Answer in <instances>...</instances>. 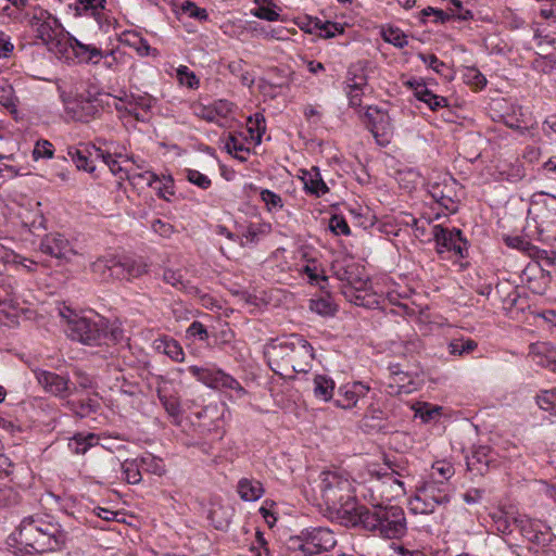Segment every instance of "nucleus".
<instances>
[{"instance_id":"f257e3e1","label":"nucleus","mask_w":556,"mask_h":556,"mask_svg":"<svg viewBox=\"0 0 556 556\" xmlns=\"http://www.w3.org/2000/svg\"><path fill=\"white\" fill-rule=\"evenodd\" d=\"M271 370L282 377L308 372L314 359L313 346L300 334L276 339L265 352Z\"/></svg>"},{"instance_id":"f03ea898","label":"nucleus","mask_w":556,"mask_h":556,"mask_svg":"<svg viewBox=\"0 0 556 556\" xmlns=\"http://www.w3.org/2000/svg\"><path fill=\"white\" fill-rule=\"evenodd\" d=\"M320 492L328 509L346 527H351L358 515L355 489L349 477L339 471H323Z\"/></svg>"},{"instance_id":"7ed1b4c3","label":"nucleus","mask_w":556,"mask_h":556,"mask_svg":"<svg viewBox=\"0 0 556 556\" xmlns=\"http://www.w3.org/2000/svg\"><path fill=\"white\" fill-rule=\"evenodd\" d=\"M362 526L365 530L378 532L383 539H402L407 532L404 509L397 505L362 506L351 527Z\"/></svg>"},{"instance_id":"20e7f679","label":"nucleus","mask_w":556,"mask_h":556,"mask_svg":"<svg viewBox=\"0 0 556 556\" xmlns=\"http://www.w3.org/2000/svg\"><path fill=\"white\" fill-rule=\"evenodd\" d=\"M17 532L20 543L31 547L37 553L58 551L66 540V534L59 523L40 515L25 517L21 521Z\"/></svg>"},{"instance_id":"39448f33","label":"nucleus","mask_w":556,"mask_h":556,"mask_svg":"<svg viewBox=\"0 0 556 556\" xmlns=\"http://www.w3.org/2000/svg\"><path fill=\"white\" fill-rule=\"evenodd\" d=\"M61 315L68 318V336L83 344L100 345L108 340L116 343L123 339V330L111 327L109 320L103 317L88 318L74 315L70 318L63 311Z\"/></svg>"},{"instance_id":"423d86ee","label":"nucleus","mask_w":556,"mask_h":556,"mask_svg":"<svg viewBox=\"0 0 556 556\" xmlns=\"http://www.w3.org/2000/svg\"><path fill=\"white\" fill-rule=\"evenodd\" d=\"M531 204L542 206L536 214L540 239L556 240V197L536 192L531 198Z\"/></svg>"},{"instance_id":"0eeeda50","label":"nucleus","mask_w":556,"mask_h":556,"mask_svg":"<svg viewBox=\"0 0 556 556\" xmlns=\"http://www.w3.org/2000/svg\"><path fill=\"white\" fill-rule=\"evenodd\" d=\"M300 542L298 548L305 556H314L332 549L337 545V539L332 530L325 527L304 529L296 536Z\"/></svg>"},{"instance_id":"6e6552de","label":"nucleus","mask_w":556,"mask_h":556,"mask_svg":"<svg viewBox=\"0 0 556 556\" xmlns=\"http://www.w3.org/2000/svg\"><path fill=\"white\" fill-rule=\"evenodd\" d=\"M433 239L437 243L438 253L445 251L454 252L458 257H466L468 252V241L463 237L460 229H448L441 225L433 226Z\"/></svg>"},{"instance_id":"1a4fd4ad","label":"nucleus","mask_w":556,"mask_h":556,"mask_svg":"<svg viewBox=\"0 0 556 556\" xmlns=\"http://www.w3.org/2000/svg\"><path fill=\"white\" fill-rule=\"evenodd\" d=\"M189 372L210 388L235 390L239 394L245 392L233 377L220 369L191 366Z\"/></svg>"},{"instance_id":"9d476101","label":"nucleus","mask_w":556,"mask_h":556,"mask_svg":"<svg viewBox=\"0 0 556 556\" xmlns=\"http://www.w3.org/2000/svg\"><path fill=\"white\" fill-rule=\"evenodd\" d=\"M101 96L102 93L100 92L93 94L90 91L87 94H77L73 101L67 103V109L72 112L73 118L83 123H88L96 118L101 111Z\"/></svg>"},{"instance_id":"9b49d317","label":"nucleus","mask_w":556,"mask_h":556,"mask_svg":"<svg viewBox=\"0 0 556 556\" xmlns=\"http://www.w3.org/2000/svg\"><path fill=\"white\" fill-rule=\"evenodd\" d=\"M367 87V75L361 64H352L348 68L345 80V92L349 98V103L353 108H358L362 104L364 89Z\"/></svg>"},{"instance_id":"f8f14e48","label":"nucleus","mask_w":556,"mask_h":556,"mask_svg":"<svg viewBox=\"0 0 556 556\" xmlns=\"http://www.w3.org/2000/svg\"><path fill=\"white\" fill-rule=\"evenodd\" d=\"M31 25L36 27L37 38L42 41L49 49L53 46L58 47L61 41L56 38L55 26L59 20L52 16L48 11H42L40 16L35 15L31 18Z\"/></svg>"},{"instance_id":"ddd939ff","label":"nucleus","mask_w":556,"mask_h":556,"mask_svg":"<svg viewBox=\"0 0 556 556\" xmlns=\"http://www.w3.org/2000/svg\"><path fill=\"white\" fill-rule=\"evenodd\" d=\"M146 273V265L128 256L111 255L109 275L116 279H130Z\"/></svg>"},{"instance_id":"4468645a","label":"nucleus","mask_w":556,"mask_h":556,"mask_svg":"<svg viewBox=\"0 0 556 556\" xmlns=\"http://www.w3.org/2000/svg\"><path fill=\"white\" fill-rule=\"evenodd\" d=\"M365 117L367 118V128L376 138L377 142L383 144V141H388V139H380L391 131V123L388 113L377 106H368L365 112Z\"/></svg>"},{"instance_id":"2eb2a0df","label":"nucleus","mask_w":556,"mask_h":556,"mask_svg":"<svg viewBox=\"0 0 556 556\" xmlns=\"http://www.w3.org/2000/svg\"><path fill=\"white\" fill-rule=\"evenodd\" d=\"M38 383L49 393L66 397L71 394V381L67 376H61L51 371H39L36 374Z\"/></svg>"},{"instance_id":"dca6fc26","label":"nucleus","mask_w":556,"mask_h":556,"mask_svg":"<svg viewBox=\"0 0 556 556\" xmlns=\"http://www.w3.org/2000/svg\"><path fill=\"white\" fill-rule=\"evenodd\" d=\"M40 251L58 260H67L73 254L70 241L61 233H49L40 242Z\"/></svg>"},{"instance_id":"f3484780","label":"nucleus","mask_w":556,"mask_h":556,"mask_svg":"<svg viewBox=\"0 0 556 556\" xmlns=\"http://www.w3.org/2000/svg\"><path fill=\"white\" fill-rule=\"evenodd\" d=\"M369 387L363 382H353L342 386L338 390V397L334 400V405L344 409L354 407L361 397L366 396L369 392Z\"/></svg>"},{"instance_id":"a211bd4d","label":"nucleus","mask_w":556,"mask_h":556,"mask_svg":"<svg viewBox=\"0 0 556 556\" xmlns=\"http://www.w3.org/2000/svg\"><path fill=\"white\" fill-rule=\"evenodd\" d=\"M419 492L425 495L426 501L433 502L435 506L446 505L451 501L450 489L444 481H427L419 488Z\"/></svg>"},{"instance_id":"6ab92c4d","label":"nucleus","mask_w":556,"mask_h":556,"mask_svg":"<svg viewBox=\"0 0 556 556\" xmlns=\"http://www.w3.org/2000/svg\"><path fill=\"white\" fill-rule=\"evenodd\" d=\"M138 178L142 179L147 182L149 187H154L159 191V197L163 198L166 201H169V197L174 195V179L172 176H162L159 177L155 173L151 170H146L143 173H138Z\"/></svg>"},{"instance_id":"aec40b11","label":"nucleus","mask_w":556,"mask_h":556,"mask_svg":"<svg viewBox=\"0 0 556 556\" xmlns=\"http://www.w3.org/2000/svg\"><path fill=\"white\" fill-rule=\"evenodd\" d=\"M67 155L72 159L78 170H85L87 173L94 172L96 165L91 159L92 156L94 157L92 148L87 146L80 148L70 147L67 149Z\"/></svg>"},{"instance_id":"412c9836","label":"nucleus","mask_w":556,"mask_h":556,"mask_svg":"<svg viewBox=\"0 0 556 556\" xmlns=\"http://www.w3.org/2000/svg\"><path fill=\"white\" fill-rule=\"evenodd\" d=\"M157 397L162 403L164 409L172 418V421L179 426L181 422L182 409L180 405L179 399L175 394H168L165 391V388L157 387L156 389Z\"/></svg>"},{"instance_id":"4be33fe9","label":"nucleus","mask_w":556,"mask_h":556,"mask_svg":"<svg viewBox=\"0 0 556 556\" xmlns=\"http://www.w3.org/2000/svg\"><path fill=\"white\" fill-rule=\"evenodd\" d=\"M237 492L242 501L254 502L263 496L265 490L258 480L242 478L238 482Z\"/></svg>"},{"instance_id":"5701e85b","label":"nucleus","mask_w":556,"mask_h":556,"mask_svg":"<svg viewBox=\"0 0 556 556\" xmlns=\"http://www.w3.org/2000/svg\"><path fill=\"white\" fill-rule=\"evenodd\" d=\"M302 180L305 190L311 194L321 197L329 191V188L323 180L317 167H313L311 170L304 172Z\"/></svg>"},{"instance_id":"b1692460","label":"nucleus","mask_w":556,"mask_h":556,"mask_svg":"<svg viewBox=\"0 0 556 556\" xmlns=\"http://www.w3.org/2000/svg\"><path fill=\"white\" fill-rule=\"evenodd\" d=\"M489 448L486 446H479L472 452L471 456L466 457L467 469L477 475H484L489 470Z\"/></svg>"},{"instance_id":"393cba45","label":"nucleus","mask_w":556,"mask_h":556,"mask_svg":"<svg viewBox=\"0 0 556 556\" xmlns=\"http://www.w3.org/2000/svg\"><path fill=\"white\" fill-rule=\"evenodd\" d=\"M308 25L307 33L312 34L319 30V36L325 39L333 38L337 34H343L344 31L343 25L330 21L323 22L318 17L309 18Z\"/></svg>"},{"instance_id":"a878e982","label":"nucleus","mask_w":556,"mask_h":556,"mask_svg":"<svg viewBox=\"0 0 556 556\" xmlns=\"http://www.w3.org/2000/svg\"><path fill=\"white\" fill-rule=\"evenodd\" d=\"M415 96L419 101L425 102L432 111L447 106V99L434 94L427 88L425 83H418L415 88Z\"/></svg>"},{"instance_id":"bb28decb","label":"nucleus","mask_w":556,"mask_h":556,"mask_svg":"<svg viewBox=\"0 0 556 556\" xmlns=\"http://www.w3.org/2000/svg\"><path fill=\"white\" fill-rule=\"evenodd\" d=\"M154 346L159 352L166 354L175 362H182L185 358L182 348L176 340L172 338L164 337L162 339L155 340Z\"/></svg>"},{"instance_id":"cd10ccee","label":"nucleus","mask_w":556,"mask_h":556,"mask_svg":"<svg viewBox=\"0 0 556 556\" xmlns=\"http://www.w3.org/2000/svg\"><path fill=\"white\" fill-rule=\"evenodd\" d=\"M334 387V381L325 375H316L314 378V395L325 402L332 399Z\"/></svg>"},{"instance_id":"c85d7f7f","label":"nucleus","mask_w":556,"mask_h":556,"mask_svg":"<svg viewBox=\"0 0 556 556\" xmlns=\"http://www.w3.org/2000/svg\"><path fill=\"white\" fill-rule=\"evenodd\" d=\"M98 443V437L94 433H76L70 439L68 448L75 454H85L89 447Z\"/></svg>"},{"instance_id":"c756f323","label":"nucleus","mask_w":556,"mask_h":556,"mask_svg":"<svg viewBox=\"0 0 556 556\" xmlns=\"http://www.w3.org/2000/svg\"><path fill=\"white\" fill-rule=\"evenodd\" d=\"M224 147L229 154H233L236 159L242 162L247 160V155L250 153V149L233 134H229Z\"/></svg>"},{"instance_id":"7c9ffc66","label":"nucleus","mask_w":556,"mask_h":556,"mask_svg":"<svg viewBox=\"0 0 556 556\" xmlns=\"http://www.w3.org/2000/svg\"><path fill=\"white\" fill-rule=\"evenodd\" d=\"M137 459L140 464L141 470L159 477L165 473V467L161 458L155 457L152 454H147Z\"/></svg>"},{"instance_id":"2f4dec72","label":"nucleus","mask_w":556,"mask_h":556,"mask_svg":"<svg viewBox=\"0 0 556 556\" xmlns=\"http://www.w3.org/2000/svg\"><path fill=\"white\" fill-rule=\"evenodd\" d=\"M535 402L541 409L556 415V388L541 390L535 396Z\"/></svg>"},{"instance_id":"473e14b6","label":"nucleus","mask_w":556,"mask_h":556,"mask_svg":"<svg viewBox=\"0 0 556 556\" xmlns=\"http://www.w3.org/2000/svg\"><path fill=\"white\" fill-rule=\"evenodd\" d=\"M121 466L125 480L128 483L138 484L141 481V467L138 459H126Z\"/></svg>"},{"instance_id":"72a5a7b5","label":"nucleus","mask_w":556,"mask_h":556,"mask_svg":"<svg viewBox=\"0 0 556 556\" xmlns=\"http://www.w3.org/2000/svg\"><path fill=\"white\" fill-rule=\"evenodd\" d=\"M522 533L530 542L539 546H547L552 542V534L548 530L542 531L533 528L532 525L529 527H522Z\"/></svg>"},{"instance_id":"f704fd0d","label":"nucleus","mask_w":556,"mask_h":556,"mask_svg":"<svg viewBox=\"0 0 556 556\" xmlns=\"http://www.w3.org/2000/svg\"><path fill=\"white\" fill-rule=\"evenodd\" d=\"M353 269V266H348L345 268H339L337 271H336V275L337 277L342 280V281H346L348 282V288L346 290L344 291V294L348 296L349 295V292H352L353 289L355 291H361L363 286L366 285V281H363L362 279H354L352 274Z\"/></svg>"},{"instance_id":"c9c22d12","label":"nucleus","mask_w":556,"mask_h":556,"mask_svg":"<svg viewBox=\"0 0 556 556\" xmlns=\"http://www.w3.org/2000/svg\"><path fill=\"white\" fill-rule=\"evenodd\" d=\"M270 230L269 224H250L242 233V237L245 239V243H256L260 240V236L268 235Z\"/></svg>"},{"instance_id":"e433bc0d","label":"nucleus","mask_w":556,"mask_h":556,"mask_svg":"<svg viewBox=\"0 0 556 556\" xmlns=\"http://www.w3.org/2000/svg\"><path fill=\"white\" fill-rule=\"evenodd\" d=\"M248 130L252 138H256V142L260 143L263 134L266 130L265 117L261 113H256L253 117L248 118Z\"/></svg>"},{"instance_id":"4c0bfd02","label":"nucleus","mask_w":556,"mask_h":556,"mask_svg":"<svg viewBox=\"0 0 556 556\" xmlns=\"http://www.w3.org/2000/svg\"><path fill=\"white\" fill-rule=\"evenodd\" d=\"M105 0H77L74 8L76 15H83L90 12L91 15H96L99 10L104 9Z\"/></svg>"},{"instance_id":"58836bf2","label":"nucleus","mask_w":556,"mask_h":556,"mask_svg":"<svg viewBox=\"0 0 556 556\" xmlns=\"http://www.w3.org/2000/svg\"><path fill=\"white\" fill-rule=\"evenodd\" d=\"M21 501V494L10 485L0 486V508L13 507Z\"/></svg>"},{"instance_id":"ea45409f","label":"nucleus","mask_w":556,"mask_h":556,"mask_svg":"<svg viewBox=\"0 0 556 556\" xmlns=\"http://www.w3.org/2000/svg\"><path fill=\"white\" fill-rule=\"evenodd\" d=\"M155 102V99L148 94V93H138V94H130L126 98L125 103H127L129 106H138L141 111L144 113H149L151 108L153 106Z\"/></svg>"},{"instance_id":"a19ab883","label":"nucleus","mask_w":556,"mask_h":556,"mask_svg":"<svg viewBox=\"0 0 556 556\" xmlns=\"http://www.w3.org/2000/svg\"><path fill=\"white\" fill-rule=\"evenodd\" d=\"M309 308L321 316H331L337 311L336 305L329 296L312 300Z\"/></svg>"},{"instance_id":"79ce46f5","label":"nucleus","mask_w":556,"mask_h":556,"mask_svg":"<svg viewBox=\"0 0 556 556\" xmlns=\"http://www.w3.org/2000/svg\"><path fill=\"white\" fill-rule=\"evenodd\" d=\"M435 504L431 501H426L425 495L419 491L417 495L410 501V510L414 514L429 515L434 511Z\"/></svg>"},{"instance_id":"37998d69","label":"nucleus","mask_w":556,"mask_h":556,"mask_svg":"<svg viewBox=\"0 0 556 556\" xmlns=\"http://www.w3.org/2000/svg\"><path fill=\"white\" fill-rule=\"evenodd\" d=\"M477 346H478L477 342L471 339H467V340L455 339L448 345L450 353L453 355L469 354L472 351H475L477 349Z\"/></svg>"},{"instance_id":"c03bdc74","label":"nucleus","mask_w":556,"mask_h":556,"mask_svg":"<svg viewBox=\"0 0 556 556\" xmlns=\"http://www.w3.org/2000/svg\"><path fill=\"white\" fill-rule=\"evenodd\" d=\"M163 281L176 288L177 290H185L188 287V281L184 280L181 270H174L166 268L163 271Z\"/></svg>"},{"instance_id":"a18cd8bd","label":"nucleus","mask_w":556,"mask_h":556,"mask_svg":"<svg viewBox=\"0 0 556 556\" xmlns=\"http://www.w3.org/2000/svg\"><path fill=\"white\" fill-rule=\"evenodd\" d=\"M464 81L467 85L473 86L476 88L482 89L486 85L485 76L480 73V71L476 67H466L464 72Z\"/></svg>"},{"instance_id":"49530a36","label":"nucleus","mask_w":556,"mask_h":556,"mask_svg":"<svg viewBox=\"0 0 556 556\" xmlns=\"http://www.w3.org/2000/svg\"><path fill=\"white\" fill-rule=\"evenodd\" d=\"M262 201L266 204L268 211H279L283 207L282 199L271 190L263 189L260 193Z\"/></svg>"},{"instance_id":"de8ad7c7","label":"nucleus","mask_w":556,"mask_h":556,"mask_svg":"<svg viewBox=\"0 0 556 556\" xmlns=\"http://www.w3.org/2000/svg\"><path fill=\"white\" fill-rule=\"evenodd\" d=\"M72 409L75 412V414L79 415L80 417H85L89 415L90 413L97 412V408L99 406L98 402L91 399H88L86 401H78V402H68Z\"/></svg>"},{"instance_id":"09e8293b","label":"nucleus","mask_w":556,"mask_h":556,"mask_svg":"<svg viewBox=\"0 0 556 556\" xmlns=\"http://www.w3.org/2000/svg\"><path fill=\"white\" fill-rule=\"evenodd\" d=\"M53 153V144L45 139L38 140L33 149V157L36 161L39 159H51Z\"/></svg>"},{"instance_id":"8fccbe9b","label":"nucleus","mask_w":556,"mask_h":556,"mask_svg":"<svg viewBox=\"0 0 556 556\" xmlns=\"http://www.w3.org/2000/svg\"><path fill=\"white\" fill-rule=\"evenodd\" d=\"M186 178L189 182L203 190H206L212 186V180L206 175L197 169H186Z\"/></svg>"},{"instance_id":"3c124183","label":"nucleus","mask_w":556,"mask_h":556,"mask_svg":"<svg viewBox=\"0 0 556 556\" xmlns=\"http://www.w3.org/2000/svg\"><path fill=\"white\" fill-rule=\"evenodd\" d=\"M383 38L397 48H404L408 43L407 36L399 28H389L384 31Z\"/></svg>"},{"instance_id":"603ef678","label":"nucleus","mask_w":556,"mask_h":556,"mask_svg":"<svg viewBox=\"0 0 556 556\" xmlns=\"http://www.w3.org/2000/svg\"><path fill=\"white\" fill-rule=\"evenodd\" d=\"M181 11L182 13L187 14L189 17L199 20V21H206L208 18V14L205 9L199 8L194 2L192 1H185L181 4Z\"/></svg>"},{"instance_id":"864d4df0","label":"nucleus","mask_w":556,"mask_h":556,"mask_svg":"<svg viewBox=\"0 0 556 556\" xmlns=\"http://www.w3.org/2000/svg\"><path fill=\"white\" fill-rule=\"evenodd\" d=\"M110 265H111V255L99 257L96 262L91 264V269L94 274H99L103 280L110 279Z\"/></svg>"},{"instance_id":"5fc2aeb1","label":"nucleus","mask_w":556,"mask_h":556,"mask_svg":"<svg viewBox=\"0 0 556 556\" xmlns=\"http://www.w3.org/2000/svg\"><path fill=\"white\" fill-rule=\"evenodd\" d=\"M505 243L508 247L518 249L522 252L528 253L529 255L535 249L534 245H532L529 241L525 240L523 238H521L519 236L505 238Z\"/></svg>"},{"instance_id":"6e6d98bb","label":"nucleus","mask_w":556,"mask_h":556,"mask_svg":"<svg viewBox=\"0 0 556 556\" xmlns=\"http://www.w3.org/2000/svg\"><path fill=\"white\" fill-rule=\"evenodd\" d=\"M115 108L118 112L124 113L128 116H131L138 122H147L149 119L148 114L144 113L143 111L139 112L138 106H135V105L129 106L127 103H124L121 105L116 104Z\"/></svg>"},{"instance_id":"4d7b16f0","label":"nucleus","mask_w":556,"mask_h":556,"mask_svg":"<svg viewBox=\"0 0 556 556\" xmlns=\"http://www.w3.org/2000/svg\"><path fill=\"white\" fill-rule=\"evenodd\" d=\"M329 228L336 235H350L351 229L342 216L333 215L329 220Z\"/></svg>"},{"instance_id":"13d9d810","label":"nucleus","mask_w":556,"mask_h":556,"mask_svg":"<svg viewBox=\"0 0 556 556\" xmlns=\"http://www.w3.org/2000/svg\"><path fill=\"white\" fill-rule=\"evenodd\" d=\"M252 14L261 20L268 22H275L279 20V13L269 5H258L256 9L252 10Z\"/></svg>"},{"instance_id":"bf43d9fd","label":"nucleus","mask_w":556,"mask_h":556,"mask_svg":"<svg viewBox=\"0 0 556 556\" xmlns=\"http://www.w3.org/2000/svg\"><path fill=\"white\" fill-rule=\"evenodd\" d=\"M106 166L110 168V170L113 175L118 176L121 179L138 178L137 173L130 174V170L123 168L121 163L115 157L112 159L111 161H108Z\"/></svg>"},{"instance_id":"052dcab7","label":"nucleus","mask_w":556,"mask_h":556,"mask_svg":"<svg viewBox=\"0 0 556 556\" xmlns=\"http://www.w3.org/2000/svg\"><path fill=\"white\" fill-rule=\"evenodd\" d=\"M177 75L182 85L189 88H197L199 86V79L194 73L190 72L187 66H180L177 70Z\"/></svg>"},{"instance_id":"680f3d73","label":"nucleus","mask_w":556,"mask_h":556,"mask_svg":"<svg viewBox=\"0 0 556 556\" xmlns=\"http://www.w3.org/2000/svg\"><path fill=\"white\" fill-rule=\"evenodd\" d=\"M441 407L439 406H430L427 403H424L417 410L416 415L419 416L425 422H428L435 418L440 413Z\"/></svg>"},{"instance_id":"e2e57ef3","label":"nucleus","mask_w":556,"mask_h":556,"mask_svg":"<svg viewBox=\"0 0 556 556\" xmlns=\"http://www.w3.org/2000/svg\"><path fill=\"white\" fill-rule=\"evenodd\" d=\"M450 13L453 15L454 20L458 21H471L473 20V12L469 9H466L463 5V2L459 0V7H453L448 9Z\"/></svg>"},{"instance_id":"0e129e2a","label":"nucleus","mask_w":556,"mask_h":556,"mask_svg":"<svg viewBox=\"0 0 556 556\" xmlns=\"http://www.w3.org/2000/svg\"><path fill=\"white\" fill-rule=\"evenodd\" d=\"M419 59L432 68L435 73L441 74L442 68L445 67L444 62L440 61L435 54H424L419 53Z\"/></svg>"},{"instance_id":"69168bd1","label":"nucleus","mask_w":556,"mask_h":556,"mask_svg":"<svg viewBox=\"0 0 556 556\" xmlns=\"http://www.w3.org/2000/svg\"><path fill=\"white\" fill-rule=\"evenodd\" d=\"M211 110L214 113V119L217 116L225 117L232 111V103L227 100H219L211 106Z\"/></svg>"},{"instance_id":"338daca9","label":"nucleus","mask_w":556,"mask_h":556,"mask_svg":"<svg viewBox=\"0 0 556 556\" xmlns=\"http://www.w3.org/2000/svg\"><path fill=\"white\" fill-rule=\"evenodd\" d=\"M304 273L307 275V277L312 283L318 285L321 290L325 289V285H323V283H326L328 281V277L325 275L318 274L316 267L306 266L304 268Z\"/></svg>"},{"instance_id":"774afa93","label":"nucleus","mask_w":556,"mask_h":556,"mask_svg":"<svg viewBox=\"0 0 556 556\" xmlns=\"http://www.w3.org/2000/svg\"><path fill=\"white\" fill-rule=\"evenodd\" d=\"M187 333L190 337L199 338L201 341H205L208 337L206 328L200 321H193L189 326Z\"/></svg>"}]
</instances>
